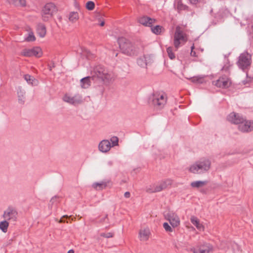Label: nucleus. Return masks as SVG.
<instances>
[{"mask_svg":"<svg viewBox=\"0 0 253 253\" xmlns=\"http://www.w3.org/2000/svg\"><path fill=\"white\" fill-rule=\"evenodd\" d=\"M118 43L122 52L128 55H134L143 49V46L140 43L133 44L129 40L125 38L118 39Z\"/></svg>","mask_w":253,"mask_h":253,"instance_id":"obj_1","label":"nucleus"},{"mask_svg":"<svg viewBox=\"0 0 253 253\" xmlns=\"http://www.w3.org/2000/svg\"><path fill=\"white\" fill-rule=\"evenodd\" d=\"M91 75L95 80H98L104 84L109 83L114 79L112 72L101 65H97L93 68L91 71Z\"/></svg>","mask_w":253,"mask_h":253,"instance_id":"obj_2","label":"nucleus"},{"mask_svg":"<svg viewBox=\"0 0 253 253\" xmlns=\"http://www.w3.org/2000/svg\"><path fill=\"white\" fill-rule=\"evenodd\" d=\"M211 162L208 159L203 158L196 161L189 168V170L193 173L201 174L208 171L211 168Z\"/></svg>","mask_w":253,"mask_h":253,"instance_id":"obj_3","label":"nucleus"},{"mask_svg":"<svg viewBox=\"0 0 253 253\" xmlns=\"http://www.w3.org/2000/svg\"><path fill=\"white\" fill-rule=\"evenodd\" d=\"M188 40V36L184 30V29L177 26L176 27L174 34L173 44L177 49L180 45L184 44Z\"/></svg>","mask_w":253,"mask_h":253,"instance_id":"obj_4","label":"nucleus"},{"mask_svg":"<svg viewBox=\"0 0 253 253\" xmlns=\"http://www.w3.org/2000/svg\"><path fill=\"white\" fill-rule=\"evenodd\" d=\"M238 129L243 132L253 131V121L247 120L242 116H238Z\"/></svg>","mask_w":253,"mask_h":253,"instance_id":"obj_5","label":"nucleus"},{"mask_svg":"<svg viewBox=\"0 0 253 253\" xmlns=\"http://www.w3.org/2000/svg\"><path fill=\"white\" fill-rule=\"evenodd\" d=\"M153 105L158 109L163 108L167 102V95L164 93L156 92L151 98Z\"/></svg>","mask_w":253,"mask_h":253,"instance_id":"obj_6","label":"nucleus"},{"mask_svg":"<svg viewBox=\"0 0 253 253\" xmlns=\"http://www.w3.org/2000/svg\"><path fill=\"white\" fill-rule=\"evenodd\" d=\"M57 11V8L53 3L46 4L42 10V18L43 20L44 21H48Z\"/></svg>","mask_w":253,"mask_h":253,"instance_id":"obj_7","label":"nucleus"},{"mask_svg":"<svg viewBox=\"0 0 253 253\" xmlns=\"http://www.w3.org/2000/svg\"><path fill=\"white\" fill-rule=\"evenodd\" d=\"M251 62V55L247 52L242 53L238 59V63L242 69L248 68Z\"/></svg>","mask_w":253,"mask_h":253,"instance_id":"obj_8","label":"nucleus"},{"mask_svg":"<svg viewBox=\"0 0 253 253\" xmlns=\"http://www.w3.org/2000/svg\"><path fill=\"white\" fill-rule=\"evenodd\" d=\"M18 213L15 209L9 207L3 212V217L7 221L15 222L17 218Z\"/></svg>","mask_w":253,"mask_h":253,"instance_id":"obj_9","label":"nucleus"},{"mask_svg":"<svg viewBox=\"0 0 253 253\" xmlns=\"http://www.w3.org/2000/svg\"><path fill=\"white\" fill-rule=\"evenodd\" d=\"M165 217L169 221L173 228L176 227L179 225L180 223V219L175 213L169 211L166 214Z\"/></svg>","mask_w":253,"mask_h":253,"instance_id":"obj_10","label":"nucleus"},{"mask_svg":"<svg viewBox=\"0 0 253 253\" xmlns=\"http://www.w3.org/2000/svg\"><path fill=\"white\" fill-rule=\"evenodd\" d=\"M63 99L65 102L74 105L79 104L83 102L82 97L79 94L74 96L66 94L64 96Z\"/></svg>","mask_w":253,"mask_h":253,"instance_id":"obj_11","label":"nucleus"},{"mask_svg":"<svg viewBox=\"0 0 253 253\" xmlns=\"http://www.w3.org/2000/svg\"><path fill=\"white\" fill-rule=\"evenodd\" d=\"M21 54L25 56L31 57L34 56L39 57L42 56V51L40 48L36 47L32 49H25L22 50Z\"/></svg>","mask_w":253,"mask_h":253,"instance_id":"obj_12","label":"nucleus"},{"mask_svg":"<svg viewBox=\"0 0 253 253\" xmlns=\"http://www.w3.org/2000/svg\"><path fill=\"white\" fill-rule=\"evenodd\" d=\"M153 61V56L150 54H147L139 57L137 59V64L141 67L146 68L147 66Z\"/></svg>","mask_w":253,"mask_h":253,"instance_id":"obj_13","label":"nucleus"},{"mask_svg":"<svg viewBox=\"0 0 253 253\" xmlns=\"http://www.w3.org/2000/svg\"><path fill=\"white\" fill-rule=\"evenodd\" d=\"M231 84L230 80L226 76L220 77L217 80L213 82V84L218 87H228Z\"/></svg>","mask_w":253,"mask_h":253,"instance_id":"obj_14","label":"nucleus"},{"mask_svg":"<svg viewBox=\"0 0 253 253\" xmlns=\"http://www.w3.org/2000/svg\"><path fill=\"white\" fill-rule=\"evenodd\" d=\"M211 250V247L207 244L198 246L191 249L193 253H209Z\"/></svg>","mask_w":253,"mask_h":253,"instance_id":"obj_15","label":"nucleus"},{"mask_svg":"<svg viewBox=\"0 0 253 253\" xmlns=\"http://www.w3.org/2000/svg\"><path fill=\"white\" fill-rule=\"evenodd\" d=\"M111 143L108 140H102L98 145L99 150L102 153L108 152L111 148Z\"/></svg>","mask_w":253,"mask_h":253,"instance_id":"obj_16","label":"nucleus"},{"mask_svg":"<svg viewBox=\"0 0 253 253\" xmlns=\"http://www.w3.org/2000/svg\"><path fill=\"white\" fill-rule=\"evenodd\" d=\"M111 183L110 180H106L99 182H95L92 184V187L97 190H101L109 186Z\"/></svg>","mask_w":253,"mask_h":253,"instance_id":"obj_17","label":"nucleus"},{"mask_svg":"<svg viewBox=\"0 0 253 253\" xmlns=\"http://www.w3.org/2000/svg\"><path fill=\"white\" fill-rule=\"evenodd\" d=\"M171 184L172 181L170 179H167L165 181H161V182L158 183L157 184H156V191L157 192H160L166 189L169 186H170Z\"/></svg>","mask_w":253,"mask_h":253,"instance_id":"obj_18","label":"nucleus"},{"mask_svg":"<svg viewBox=\"0 0 253 253\" xmlns=\"http://www.w3.org/2000/svg\"><path fill=\"white\" fill-rule=\"evenodd\" d=\"M150 234V230L148 228L141 229L139 232V238L141 241H147Z\"/></svg>","mask_w":253,"mask_h":253,"instance_id":"obj_19","label":"nucleus"},{"mask_svg":"<svg viewBox=\"0 0 253 253\" xmlns=\"http://www.w3.org/2000/svg\"><path fill=\"white\" fill-rule=\"evenodd\" d=\"M92 75L84 78L81 80V86L83 88H87L91 85V81H94Z\"/></svg>","mask_w":253,"mask_h":253,"instance_id":"obj_20","label":"nucleus"},{"mask_svg":"<svg viewBox=\"0 0 253 253\" xmlns=\"http://www.w3.org/2000/svg\"><path fill=\"white\" fill-rule=\"evenodd\" d=\"M190 221L191 223L196 227L198 230L199 231L204 230V226L200 223L199 219L197 217L194 215L191 216L190 217Z\"/></svg>","mask_w":253,"mask_h":253,"instance_id":"obj_21","label":"nucleus"},{"mask_svg":"<svg viewBox=\"0 0 253 253\" xmlns=\"http://www.w3.org/2000/svg\"><path fill=\"white\" fill-rule=\"evenodd\" d=\"M155 20L150 18L147 16H144L141 17L139 19V22L146 26H150L151 27L153 24L155 22Z\"/></svg>","mask_w":253,"mask_h":253,"instance_id":"obj_22","label":"nucleus"},{"mask_svg":"<svg viewBox=\"0 0 253 253\" xmlns=\"http://www.w3.org/2000/svg\"><path fill=\"white\" fill-rule=\"evenodd\" d=\"M18 101L21 104H23L25 100V91L21 87H19L17 89Z\"/></svg>","mask_w":253,"mask_h":253,"instance_id":"obj_23","label":"nucleus"},{"mask_svg":"<svg viewBox=\"0 0 253 253\" xmlns=\"http://www.w3.org/2000/svg\"><path fill=\"white\" fill-rule=\"evenodd\" d=\"M174 7L179 12L182 10H186L188 8V6L184 4L181 0H177L175 1Z\"/></svg>","mask_w":253,"mask_h":253,"instance_id":"obj_24","label":"nucleus"},{"mask_svg":"<svg viewBox=\"0 0 253 253\" xmlns=\"http://www.w3.org/2000/svg\"><path fill=\"white\" fill-rule=\"evenodd\" d=\"M24 79L27 81V82L33 85H37L38 84V81L36 80L34 77L29 75H25L24 76Z\"/></svg>","mask_w":253,"mask_h":253,"instance_id":"obj_25","label":"nucleus"},{"mask_svg":"<svg viewBox=\"0 0 253 253\" xmlns=\"http://www.w3.org/2000/svg\"><path fill=\"white\" fill-rule=\"evenodd\" d=\"M37 32L41 37H44L46 34L45 26L42 24H39L37 27Z\"/></svg>","mask_w":253,"mask_h":253,"instance_id":"obj_26","label":"nucleus"},{"mask_svg":"<svg viewBox=\"0 0 253 253\" xmlns=\"http://www.w3.org/2000/svg\"><path fill=\"white\" fill-rule=\"evenodd\" d=\"M79 18V14L77 12H71L68 15L69 20L72 23H75Z\"/></svg>","mask_w":253,"mask_h":253,"instance_id":"obj_27","label":"nucleus"},{"mask_svg":"<svg viewBox=\"0 0 253 253\" xmlns=\"http://www.w3.org/2000/svg\"><path fill=\"white\" fill-rule=\"evenodd\" d=\"M208 183L207 181H196L192 182L191 183V186L194 188L202 187Z\"/></svg>","mask_w":253,"mask_h":253,"instance_id":"obj_28","label":"nucleus"},{"mask_svg":"<svg viewBox=\"0 0 253 253\" xmlns=\"http://www.w3.org/2000/svg\"><path fill=\"white\" fill-rule=\"evenodd\" d=\"M227 120L231 124H237V118L236 113L235 112L231 113L227 117Z\"/></svg>","mask_w":253,"mask_h":253,"instance_id":"obj_29","label":"nucleus"},{"mask_svg":"<svg viewBox=\"0 0 253 253\" xmlns=\"http://www.w3.org/2000/svg\"><path fill=\"white\" fill-rule=\"evenodd\" d=\"M8 1L15 5L25 6L26 5L25 0H7Z\"/></svg>","mask_w":253,"mask_h":253,"instance_id":"obj_30","label":"nucleus"},{"mask_svg":"<svg viewBox=\"0 0 253 253\" xmlns=\"http://www.w3.org/2000/svg\"><path fill=\"white\" fill-rule=\"evenodd\" d=\"M8 225V221L5 220L0 222V229L4 233L7 232Z\"/></svg>","mask_w":253,"mask_h":253,"instance_id":"obj_31","label":"nucleus"},{"mask_svg":"<svg viewBox=\"0 0 253 253\" xmlns=\"http://www.w3.org/2000/svg\"><path fill=\"white\" fill-rule=\"evenodd\" d=\"M205 76H198L196 77H194L192 79V82L193 83H197L202 84L203 83L204 79Z\"/></svg>","mask_w":253,"mask_h":253,"instance_id":"obj_32","label":"nucleus"},{"mask_svg":"<svg viewBox=\"0 0 253 253\" xmlns=\"http://www.w3.org/2000/svg\"><path fill=\"white\" fill-rule=\"evenodd\" d=\"M163 27L162 26L157 25L154 28H152V31L155 34H160L162 31Z\"/></svg>","mask_w":253,"mask_h":253,"instance_id":"obj_33","label":"nucleus"},{"mask_svg":"<svg viewBox=\"0 0 253 253\" xmlns=\"http://www.w3.org/2000/svg\"><path fill=\"white\" fill-rule=\"evenodd\" d=\"M94 7V3L92 1H89L86 3V8L89 10H92Z\"/></svg>","mask_w":253,"mask_h":253,"instance_id":"obj_34","label":"nucleus"},{"mask_svg":"<svg viewBox=\"0 0 253 253\" xmlns=\"http://www.w3.org/2000/svg\"><path fill=\"white\" fill-rule=\"evenodd\" d=\"M156 184H154V185H150V186H149V187H148L146 188V191L147 192H148V193L157 192L156 191Z\"/></svg>","mask_w":253,"mask_h":253,"instance_id":"obj_35","label":"nucleus"},{"mask_svg":"<svg viewBox=\"0 0 253 253\" xmlns=\"http://www.w3.org/2000/svg\"><path fill=\"white\" fill-rule=\"evenodd\" d=\"M167 52L169 57L171 59H173L175 58V55L172 52V48L171 47H169L167 48Z\"/></svg>","mask_w":253,"mask_h":253,"instance_id":"obj_36","label":"nucleus"},{"mask_svg":"<svg viewBox=\"0 0 253 253\" xmlns=\"http://www.w3.org/2000/svg\"><path fill=\"white\" fill-rule=\"evenodd\" d=\"M118 138L116 136H113L110 139V141L112 144V147L118 145Z\"/></svg>","mask_w":253,"mask_h":253,"instance_id":"obj_37","label":"nucleus"},{"mask_svg":"<svg viewBox=\"0 0 253 253\" xmlns=\"http://www.w3.org/2000/svg\"><path fill=\"white\" fill-rule=\"evenodd\" d=\"M163 227L167 232H172L173 231L172 228L167 222H165L163 224Z\"/></svg>","mask_w":253,"mask_h":253,"instance_id":"obj_38","label":"nucleus"},{"mask_svg":"<svg viewBox=\"0 0 253 253\" xmlns=\"http://www.w3.org/2000/svg\"><path fill=\"white\" fill-rule=\"evenodd\" d=\"M26 41L28 42H32L36 40V38L34 35V34L33 32H31L29 33V36L26 38Z\"/></svg>","mask_w":253,"mask_h":253,"instance_id":"obj_39","label":"nucleus"},{"mask_svg":"<svg viewBox=\"0 0 253 253\" xmlns=\"http://www.w3.org/2000/svg\"><path fill=\"white\" fill-rule=\"evenodd\" d=\"M100 236L105 238H112L113 237V234L110 232H108L107 233H101Z\"/></svg>","mask_w":253,"mask_h":253,"instance_id":"obj_40","label":"nucleus"},{"mask_svg":"<svg viewBox=\"0 0 253 253\" xmlns=\"http://www.w3.org/2000/svg\"><path fill=\"white\" fill-rule=\"evenodd\" d=\"M84 54L86 56L87 58L90 59L91 58L92 54L90 52L87 50H85L84 52Z\"/></svg>","mask_w":253,"mask_h":253,"instance_id":"obj_41","label":"nucleus"},{"mask_svg":"<svg viewBox=\"0 0 253 253\" xmlns=\"http://www.w3.org/2000/svg\"><path fill=\"white\" fill-rule=\"evenodd\" d=\"M190 2L192 4H196L201 2L203 0H189Z\"/></svg>","mask_w":253,"mask_h":253,"instance_id":"obj_42","label":"nucleus"},{"mask_svg":"<svg viewBox=\"0 0 253 253\" xmlns=\"http://www.w3.org/2000/svg\"><path fill=\"white\" fill-rule=\"evenodd\" d=\"M124 196L126 198H129L130 197V193L129 192H126L124 194Z\"/></svg>","mask_w":253,"mask_h":253,"instance_id":"obj_43","label":"nucleus"},{"mask_svg":"<svg viewBox=\"0 0 253 253\" xmlns=\"http://www.w3.org/2000/svg\"><path fill=\"white\" fill-rule=\"evenodd\" d=\"M113 165V162L112 161H108L107 164L106 166L107 167H111Z\"/></svg>","mask_w":253,"mask_h":253,"instance_id":"obj_44","label":"nucleus"},{"mask_svg":"<svg viewBox=\"0 0 253 253\" xmlns=\"http://www.w3.org/2000/svg\"><path fill=\"white\" fill-rule=\"evenodd\" d=\"M56 198V197H53V198L51 199V200H50V203L51 204H53V203L54 202V201H55Z\"/></svg>","mask_w":253,"mask_h":253,"instance_id":"obj_45","label":"nucleus"},{"mask_svg":"<svg viewBox=\"0 0 253 253\" xmlns=\"http://www.w3.org/2000/svg\"><path fill=\"white\" fill-rule=\"evenodd\" d=\"M250 81V79H248L246 81H243L242 82V84H246L247 83H248Z\"/></svg>","mask_w":253,"mask_h":253,"instance_id":"obj_46","label":"nucleus"},{"mask_svg":"<svg viewBox=\"0 0 253 253\" xmlns=\"http://www.w3.org/2000/svg\"><path fill=\"white\" fill-rule=\"evenodd\" d=\"M191 55L193 56H196V52L194 50L191 51Z\"/></svg>","mask_w":253,"mask_h":253,"instance_id":"obj_47","label":"nucleus"},{"mask_svg":"<svg viewBox=\"0 0 253 253\" xmlns=\"http://www.w3.org/2000/svg\"><path fill=\"white\" fill-rule=\"evenodd\" d=\"M228 69V67H223L222 68V70L223 71H227Z\"/></svg>","mask_w":253,"mask_h":253,"instance_id":"obj_48","label":"nucleus"},{"mask_svg":"<svg viewBox=\"0 0 253 253\" xmlns=\"http://www.w3.org/2000/svg\"><path fill=\"white\" fill-rule=\"evenodd\" d=\"M11 242H12V240H9L7 242V244H6V246H7V245H8L10 244H11Z\"/></svg>","mask_w":253,"mask_h":253,"instance_id":"obj_49","label":"nucleus"},{"mask_svg":"<svg viewBox=\"0 0 253 253\" xmlns=\"http://www.w3.org/2000/svg\"><path fill=\"white\" fill-rule=\"evenodd\" d=\"M104 24H105L104 21H102V22L100 23V25L101 26H103L104 25Z\"/></svg>","mask_w":253,"mask_h":253,"instance_id":"obj_50","label":"nucleus"},{"mask_svg":"<svg viewBox=\"0 0 253 253\" xmlns=\"http://www.w3.org/2000/svg\"><path fill=\"white\" fill-rule=\"evenodd\" d=\"M68 253H74V251L73 250H70L68 252Z\"/></svg>","mask_w":253,"mask_h":253,"instance_id":"obj_51","label":"nucleus"},{"mask_svg":"<svg viewBox=\"0 0 253 253\" xmlns=\"http://www.w3.org/2000/svg\"><path fill=\"white\" fill-rule=\"evenodd\" d=\"M191 51H193L194 50V44L191 46Z\"/></svg>","mask_w":253,"mask_h":253,"instance_id":"obj_52","label":"nucleus"},{"mask_svg":"<svg viewBox=\"0 0 253 253\" xmlns=\"http://www.w3.org/2000/svg\"><path fill=\"white\" fill-rule=\"evenodd\" d=\"M64 221L62 219H61L60 220H59V222L61 223V222H64Z\"/></svg>","mask_w":253,"mask_h":253,"instance_id":"obj_53","label":"nucleus"},{"mask_svg":"<svg viewBox=\"0 0 253 253\" xmlns=\"http://www.w3.org/2000/svg\"><path fill=\"white\" fill-rule=\"evenodd\" d=\"M63 217H66V218H67V217H68V215H64L63 216Z\"/></svg>","mask_w":253,"mask_h":253,"instance_id":"obj_54","label":"nucleus"},{"mask_svg":"<svg viewBox=\"0 0 253 253\" xmlns=\"http://www.w3.org/2000/svg\"><path fill=\"white\" fill-rule=\"evenodd\" d=\"M104 220H105V219H104V218H103V219H102V220H101V222H102V221H104Z\"/></svg>","mask_w":253,"mask_h":253,"instance_id":"obj_55","label":"nucleus"},{"mask_svg":"<svg viewBox=\"0 0 253 253\" xmlns=\"http://www.w3.org/2000/svg\"><path fill=\"white\" fill-rule=\"evenodd\" d=\"M107 217V215H106L105 217L104 218V219L106 218Z\"/></svg>","mask_w":253,"mask_h":253,"instance_id":"obj_56","label":"nucleus"},{"mask_svg":"<svg viewBox=\"0 0 253 253\" xmlns=\"http://www.w3.org/2000/svg\"><path fill=\"white\" fill-rule=\"evenodd\" d=\"M191 228H192L193 229H194V227H191Z\"/></svg>","mask_w":253,"mask_h":253,"instance_id":"obj_57","label":"nucleus"},{"mask_svg":"<svg viewBox=\"0 0 253 253\" xmlns=\"http://www.w3.org/2000/svg\"><path fill=\"white\" fill-rule=\"evenodd\" d=\"M1 42V40H0V42Z\"/></svg>","mask_w":253,"mask_h":253,"instance_id":"obj_58","label":"nucleus"}]
</instances>
